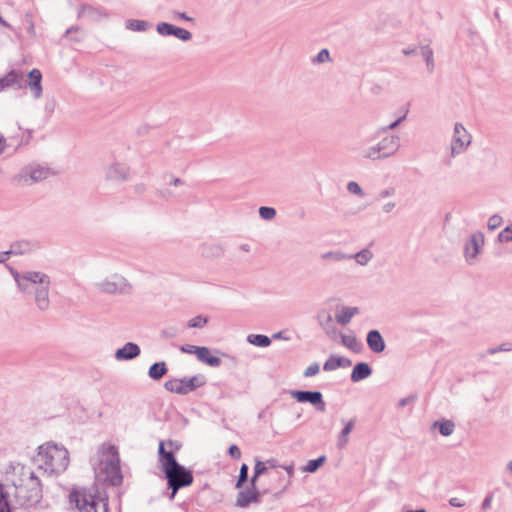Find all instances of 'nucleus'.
<instances>
[{
	"mask_svg": "<svg viewBox=\"0 0 512 512\" xmlns=\"http://www.w3.org/2000/svg\"><path fill=\"white\" fill-rule=\"evenodd\" d=\"M50 288L51 278L48 274L41 271L29 270L25 289L22 288L21 292L26 295H33L37 309L41 312H45L50 307Z\"/></svg>",
	"mask_w": 512,
	"mask_h": 512,
	"instance_id": "1",
	"label": "nucleus"
},
{
	"mask_svg": "<svg viewBox=\"0 0 512 512\" xmlns=\"http://www.w3.org/2000/svg\"><path fill=\"white\" fill-rule=\"evenodd\" d=\"M69 500L80 512H107L108 504L99 495L96 487L75 488L69 494Z\"/></svg>",
	"mask_w": 512,
	"mask_h": 512,
	"instance_id": "2",
	"label": "nucleus"
},
{
	"mask_svg": "<svg viewBox=\"0 0 512 512\" xmlns=\"http://www.w3.org/2000/svg\"><path fill=\"white\" fill-rule=\"evenodd\" d=\"M167 482V488L171 490L169 499L173 500L177 492L192 485L194 481L193 472L182 464H177L162 471Z\"/></svg>",
	"mask_w": 512,
	"mask_h": 512,
	"instance_id": "3",
	"label": "nucleus"
},
{
	"mask_svg": "<svg viewBox=\"0 0 512 512\" xmlns=\"http://www.w3.org/2000/svg\"><path fill=\"white\" fill-rule=\"evenodd\" d=\"M105 459L102 460L103 471L107 480L113 486H119L123 482V475L121 472L120 458L117 447L109 445L104 452Z\"/></svg>",
	"mask_w": 512,
	"mask_h": 512,
	"instance_id": "4",
	"label": "nucleus"
},
{
	"mask_svg": "<svg viewBox=\"0 0 512 512\" xmlns=\"http://www.w3.org/2000/svg\"><path fill=\"white\" fill-rule=\"evenodd\" d=\"M205 384L206 377L202 374H197L192 377L172 378L167 380L164 384V388L171 393L187 395Z\"/></svg>",
	"mask_w": 512,
	"mask_h": 512,
	"instance_id": "5",
	"label": "nucleus"
},
{
	"mask_svg": "<svg viewBox=\"0 0 512 512\" xmlns=\"http://www.w3.org/2000/svg\"><path fill=\"white\" fill-rule=\"evenodd\" d=\"M50 175V168L38 164L25 166L15 177V181L23 185H31L42 181Z\"/></svg>",
	"mask_w": 512,
	"mask_h": 512,
	"instance_id": "6",
	"label": "nucleus"
},
{
	"mask_svg": "<svg viewBox=\"0 0 512 512\" xmlns=\"http://www.w3.org/2000/svg\"><path fill=\"white\" fill-rule=\"evenodd\" d=\"M289 394L298 403H309L318 412L323 413L326 411V403L323 399V394L318 390L292 389L289 391Z\"/></svg>",
	"mask_w": 512,
	"mask_h": 512,
	"instance_id": "7",
	"label": "nucleus"
},
{
	"mask_svg": "<svg viewBox=\"0 0 512 512\" xmlns=\"http://www.w3.org/2000/svg\"><path fill=\"white\" fill-rule=\"evenodd\" d=\"M99 291L106 294H129L132 287L126 278L120 275H113L111 278L96 283Z\"/></svg>",
	"mask_w": 512,
	"mask_h": 512,
	"instance_id": "8",
	"label": "nucleus"
},
{
	"mask_svg": "<svg viewBox=\"0 0 512 512\" xmlns=\"http://www.w3.org/2000/svg\"><path fill=\"white\" fill-rule=\"evenodd\" d=\"M45 463L51 466L52 471H64L69 464L67 449L59 448L57 445L48 447Z\"/></svg>",
	"mask_w": 512,
	"mask_h": 512,
	"instance_id": "9",
	"label": "nucleus"
},
{
	"mask_svg": "<svg viewBox=\"0 0 512 512\" xmlns=\"http://www.w3.org/2000/svg\"><path fill=\"white\" fill-rule=\"evenodd\" d=\"M470 135L461 123H455L454 134L451 143V157L463 153L470 144Z\"/></svg>",
	"mask_w": 512,
	"mask_h": 512,
	"instance_id": "10",
	"label": "nucleus"
},
{
	"mask_svg": "<svg viewBox=\"0 0 512 512\" xmlns=\"http://www.w3.org/2000/svg\"><path fill=\"white\" fill-rule=\"evenodd\" d=\"M484 245V234L482 232L473 233L464 244V256L469 264H472Z\"/></svg>",
	"mask_w": 512,
	"mask_h": 512,
	"instance_id": "11",
	"label": "nucleus"
},
{
	"mask_svg": "<svg viewBox=\"0 0 512 512\" xmlns=\"http://www.w3.org/2000/svg\"><path fill=\"white\" fill-rule=\"evenodd\" d=\"M14 486L15 496L18 499H23L26 502L37 503L42 496L41 486H38V483L35 481L32 483V485L14 484Z\"/></svg>",
	"mask_w": 512,
	"mask_h": 512,
	"instance_id": "12",
	"label": "nucleus"
},
{
	"mask_svg": "<svg viewBox=\"0 0 512 512\" xmlns=\"http://www.w3.org/2000/svg\"><path fill=\"white\" fill-rule=\"evenodd\" d=\"M9 87L15 89L25 88V80L22 71L12 69L3 77H0V92Z\"/></svg>",
	"mask_w": 512,
	"mask_h": 512,
	"instance_id": "13",
	"label": "nucleus"
},
{
	"mask_svg": "<svg viewBox=\"0 0 512 512\" xmlns=\"http://www.w3.org/2000/svg\"><path fill=\"white\" fill-rule=\"evenodd\" d=\"M107 16L108 14L104 8L95 7L89 4L80 5L77 13L78 19H85L89 22H99L102 18Z\"/></svg>",
	"mask_w": 512,
	"mask_h": 512,
	"instance_id": "14",
	"label": "nucleus"
},
{
	"mask_svg": "<svg viewBox=\"0 0 512 512\" xmlns=\"http://www.w3.org/2000/svg\"><path fill=\"white\" fill-rule=\"evenodd\" d=\"M262 492L258 488L247 487L245 490H241L236 498V506L240 508H246L252 503H259L261 501Z\"/></svg>",
	"mask_w": 512,
	"mask_h": 512,
	"instance_id": "15",
	"label": "nucleus"
},
{
	"mask_svg": "<svg viewBox=\"0 0 512 512\" xmlns=\"http://www.w3.org/2000/svg\"><path fill=\"white\" fill-rule=\"evenodd\" d=\"M158 467L161 472L169 467L179 464L176 453L164 447L163 441H159L158 445Z\"/></svg>",
	"mask_w": 512,
	"mask_h": 512,
	"instance_id": "16",
	"label": "nucleus"
},
{
	"mask_svg": "<svg viewBox=\"0 0 512 512\" xmlns=\"http://www.w3.org/2000/svg\"><path fill=\"white\" fill-rule=\"evenodd\" d=\"M381 156L388 158L394 155L400 148V138L397 135H390L384 137L380 142L377 143Z\"/></svg>",
	"mask_w": 512,
	"mask_h": 512,
	"instance_id": "17",
	"label": "nucleus"
},
{
	"mask_svg": "<svg viewBox=\"0 0 512 512\" xmlns=\"http://www.w3.org/2000/svg\"><path fill=\"white\" fill-rule=\"evenodd\" d=\"M141 354L140 346L134 342H127L115 352V359L118 361L133 360Z\"/></svg>",
	"mask_w": 512,
	"mask_h": 512,
	"instance_id": "18",
	"label": "nucleus"
},
{
	"mask_svg": "<svg viewBox=\"0 0 512 512\" xmlns=\"http://www.w3.org/2000/svg\"><path fill=\"white\" fill-rule=\"evenodd\" d=\"M366 343L368 348L376 354L382 353L386 348L385 340L380 331L377 329L368 331L366 335Z\"/></svg>",
	"mask_w": 512,
	"mask_h": 512,
	"instance_id": "19",
	"label": "nucleus"
},
{
	"mask_svg": "<svg viewBox=\"0 0 512 512\" xmlns=\"http://www.w3.org/2000/svg\"><path fill=\"white\" fill-rule=\"evenodd\" d=\"M129 168L123 163H113L105 170L107 180L125 181L128 178Z\"/></svg>",
	"mask_w": 512,
	"mask_h": 512,
	"instance_id": "20",
	"label": "nucleus"
},
{
	"mask_svg": "<svg viewBox=\"0 0 512 512\" xmlns=\"http://www.w3.org/2000/svg\"><path fill=\"white\" fill-rule=\"evenodd\" d=\"M28 86L34 96V98L38 99L42 95V73L39 69H32L28 73Z\"/></svg>",
	"mask_w": 512,
	"mask_h": 512,
	"instance_id": "21",
	"label": "nucleus"
},
{
	"mask_svg": "<svg viewBox=\"0 0 512 512\" xmlns=\"http://www.w3.org/2000/svg\"><path fill=\"white\" fill-rule=\"evenodd\" d=\"M372 373L373 369L367 362H358L352 369L350 379L352 382L357 383L370 377Z\"/></svg>",
	"mask_w": 512,
	"mask_h": 512,
	"instance_id": "22",
	"label": "nucleus"
},
{
	"mask_svg": "<svg viewBox=\"0 0 512 512\" xmlns=\"http://www.w3.org/2000/svg\"><path fill=\"white\" fill-rule=\"evenodd\" d=\"M39 247L37 242L30 240H18L11 243L12 252L15 255H25L33 252Z\"/></svg>",
	"mask_w": 512,
	"mask_h": 512,
	"instance_id": "23",
	"label": "nucleus"
},
{
	"mask_svg": "<svg viewBox=\"0 0 512 512\" xmlns=\"http://www.w3.org/2000/svg\"><path fill=\"white\" fill-rule=\"evenodd\" d=\"M197 359L210 367H219L222 364L221 358L212 355L210 349L205 346H201Z\"/></svg>",
	"mask_w": 512,
	"mask_h": 512,
	"instance_id": "24",
	"label": "nucleus"
},
{
	"mask_svg": "<svg viewBox=\"0 0 512 512\" xmlns=\"http://www.w3.org/2000/svg\"><path fill=\"white\" fill-rule=\"evenodd\" d=\"M168 372V367L165 361H159L153 363L148 369V376L154 380L159 381Z\"/></svg>",
	"mask_w": 512,
	"mask_h": 512,
	"instance_id": "25",
	"label": "nucleus"
},
{
	"mask_svg": "<svg viewBox=\"0 0 512 512\" xmlns=\"http://www.w3.org/2000/svg\"><path fill=\"white\" fill-rule=\"evenodd\" d=\"M359 313L358 307H343L340 314L336 315V321L340 325H347L351 319Z\"/></svg>",
	"mask_w": 512,
	"mask_h": 512,
	"instance_id": "26",
	"label": "nucleus"
},
{
	"mask_svg": "<svg viewBox=\"0 0 512 512\" xmlns=\"http://www.w3.org/2000/svg\"><path fill=\"white\" fill-rule=\"evenodd\" d=\"M433 428H437L442 436H450L455 429V424L452 420L442 419L437 420L432 425Z\"/></svg>",
	"mask_w": 512,
	"mask_h": 512,
	"instance_id": "27",
	"label": "nucleus"
},
{
	"mask_svg": "<svg viewBox=\"0 0 512 512\" xmlns=\"http://www.w3.org/2000/svg\"><path fill=\"white\" fill-rule=\"evenodd\" d=\"M5 267L8 269L9 273L13 277L14 281L16 282V285L19 289V291L22 290V288L25 289L26 280L28 277V271L19 272L17 269L12 267L9 264H5Z\"/></svg>",
	"mask_w": 512,
	"mask_h": 512,
	"instance_id": "28",
	"label": "nucleus"
},
{
	"mask_svg": "<svg viewBox=\"0 0 512 512\" xmlns=\"http://www.w3.org/2000/svg\"><path fill=\"white\" fill-rule=\"evenodd\" d=\"M247 342L257 347H268L271 344V339L263 334H249Z\"/></svg>",
	"mask_w": 512,
	"mask_h": 512,
	"instance_id": "29",
	"label": "nucleus"
},
{
	"mask_svg": "<svg viewBox=\"0 0 512 512\" xmlns=\"http://www.w3.org/2000/svg\"><path fill=\"white\" fill-rule=\"evenodd\" d=\"M125 26L132 31L144 32L150 28L151 24L146 20L129 19L126 21Z\"/></svg>",
	"mask_w": 512,
	"mask_h": 512,
	"instance_id": "30",
	"label": "nucleus"
},
{
	"mask_svg": "<svg viewBox=\"0 0 512 512\" xmlns=\"http://www.w3.org/2000/svg\"><path fill=\"white\" fill-rule=\"evenodd\" d=\"M433 54V50L429 45H424L421 47V55L425 60L427 70L430 73H432L435 68Z\"/></svg>",
	"mask_w": 512,
	"mask_h": 512,
	"instance_id": "31",
	"label": "nucleus"
},
{
	"mask_svg": "<svg viewBox=\"0 0 512 512\" xmlns=\"http://www.w3.org/2000/svg\"><path fill=\"white\" fill-rule=\"evenodd\" d=\"M348 257H350V260L355 259L359 265L364 266L372 259L373 254L365 248L355 254H348Z\"/></svg>",
	"mask_w": 512,
	"mask_h": 512,
	"instance_id": "32",
	"label": "nucleus"
},
{
	"mask_svg": "<svg viewBox=\"0 0 512 512\" xmlns=\"http://www.w3.org/2000/svg\"><path fill=\"white\" fill-rule=\"evenodd\" d=\"M321 259L323 260H329L332 262H341L345 260H350V257H348V254H345L344 252L340 250L335 251H328L325 253H322L320 255Z\"/></svg>",
	"mask_w": 512,
	"mask_h": 512,
	"instance_id": "33",
	"label": "nucleus"
},
{
	"mask_svg": "<svg viewBox=\"0 0 512 512\" xmlns=\"http://www.w3.org/2000/svg\"><path fill=\"white\" fill-rule=\"evenodd\" d=\"M341 343L347 347L348 349L359 352L362 345L358 342L355 336H348L345 334H341Z\"/></svg>",
	"mask_w": 512,
	"mask_h": 512,
	"instance_id": "34",
	"label": "nucleus"
},
{
	"mask_svg": "<svg viewBox=\"0 0 512 512\" xmlns=\"http://www.w3.org/2000/svg\"><path fill=\"white\" fill-rule=\"evenodd\" d=\"M325 461H326L325 455H321L316 459H311L303 467V471L309 472V473H314L325 463Z\"/></svg>",
	"mask_w": 512,
	"mask_h": 512,
	"instance_id": "35",
	"label": "nucleus"
},
{
	"mask_svg": "<svg viewBox=\"0 0 512 512\" xmlns=\"http://www.w3.org/2000/svg\"><path fill=\"white\" fill-rule=\"evenodd\" d=\"M223 254V249L220 245H205L202 249V255L208 258H217Z\"/></svg>",
	"mask_w": 512,
	"mask_h": 512,
	"instance_id": "36",
	"label": "nucleus"
},
{
	"mask_svg": "<svg viewBox=\"0 0 512 512\" xmlns=\"http://www.w3.org/2000/svg\"><path fill=\"white\" fill-rule=\"evenodd\" d=\"M172 36L183 42H187L192 39V33L190 31L176 25L173 27Z\"/></svg>",
	"mask_w": 512,
	"mask_h": 512,
	"instance_id": "37",
	"label": "nucleus"
},
{
	"mask_svg": "<svg viewBox=\"0 0 512 512\" xmlns=\"http://www.w3.org/2000/svg\"><path fill=\"white\" fill-rule=\"evenodd\" d=\"M249 467L246 463H243L239 470L238 479L235 484L236 489H241L248 480Z\"/></svg>",
	"mask_w": 512,
	"mask_h": 512,
	"instance_id": "38",
	"label": "nucleus"
},
{
	"mask_svg": "<svg viewBox=\"0 0 512 512\" xmlns=\"http://www.w3.org/2000/svg\"><path fill=\"white\" fill-rule=\"evenodd\" d=\"M174 24L168 23V22H159L156 25V31L159 35L163 37H169L172 36Z\"/></svg>",
	"mask_w": 512,
	"mask_h": 512,
	"instance_id": "39",
	"label": "nucleus"
},
{
	"mask_svg": "<svg viewBox=\"0 0 512 512\" xmlns=\"http://www.w3.org/2000/svg\"><path fill=\"white\" fill-rule=\"evenodd\" d=\"M340 368L339 356L330 355L323 364L324 371H333Z\"/></svg>",
	"mask_w": 512,
	"mask_h": 512,
	"instance_id": "40",
	"label": "nucleus"
},
{
	"mask_svg": "<svg viewBox=\"0 0 512 512\" xmlns=\"http://www.w3.org/2000/svg\"><path fill=\"white\" fill-rule=\"evenodd\" d=\"M363 157L366 158V159H370V160L384 159L381 156V152H380L379 147H378L377 144L367 148L363 152Z\"/></svg>",
	"mask_w": 512,
	"mask_h": 512,
	"instance_id": "41",
	"label": "nucleus"
},
{
	"mask_svg": "<svg viewBox=\"0 0 512 512\" xmlns=\"http://www.w3.org/2000/svg\"><path fill=\"white\" fill-rule=\"evenodd\" d=\"M0 512H12L9 502H8V494L4 491V487L1 483H0Z\"/></svg>",
	"mask_w": 512,
	"mask_h": 512,
	"instance_id": "42",
	"label": "nucleus"
},
{
	"mask_svg": "<svg viewBox=\"0 0 512 512\" xmlns=\"http://www.w3.org/2000/svg\"><path fill=\"white\" fill-rule=\"evenodd\" d=\"M259 212V216L263 219V220H272L275 218L276 216V210L275 208L273 207H269V206H261L258 210Z\"/></svg>",
	"mask_w": 512,
	"mask_h": 512,
	"instance_id": "43",
	"label": "nucleus"
},
{
	"mask_svg": "<svg viewBox=\"0 0 512 512\" xmlns=\"http://www.w3.org/2000/svg\"><path fill=\"white\" fill-rule=\"evenodd\" d=\"M208 323L206 316L198 315L188 321L189 328H203Z\"/></svg>",
	"mask_w": 512,
	"mask_h": 512,
	"instance_id": "44",
	"label": "nucleus"
},
{
	"mask_svg": "<svg viewBox=\"0 0 512 512\" xmlns=\"http://www.w3.org/2000/svg\"><path fill=\"white\" fill-rule=\"evenodd\" d=\"M500 243L512 241V224L507 225L497 236Z\"/></svg>",
	"mask_w": 512,
	"mask_h": 512,
	"instance_id": "45",
	"label": "nucleus"
},
{
	"mask_svg": "<svg viewBox=\"0 0 512 512\" xmlns=\"http://www.w3.org/2000/svg\"><path fill=\"white\" fill-rule=\"evenodd\" d=\"M502 222H503V218L498 214H494L488 219L487 227L489 230L492 231V230L499 228L501 226Z\"/></svg>",
	"mask_w": 512,
	"mask_h": 512,
	"instance_id": "46",
	"label": "nucleus"
},
{
	"mask_svg": "<svg viewBox=\"0 0 512 512\" xmlns=\"http://www.w3.org/2000/svg\"><path fill=\"white\" fill-rule=\"evenodd\" d=\"M405 118H406V115L404 114L403 116L398 117L395 121L390 123L388 126H384V127L379 128L378 134L385 133L388 130L396 129L405 120Z\"/></svg>",
	"mask_w": 512,
	"mask_h": 512,
	"instance_id": "47",
	"label": "nucleus"
},
{
	"mask_svg": "<svg viewBox=\"0 0 512 512\" xmlns=\"http://www.w3.org/2000/svg\"><path fill=\"white\" fill-rule=\"evenodd\" d=\"M347 190L349 193L357 195V196H364V191L360 187V185L355 181H350L347 184Z\"/></svg>",
	"mask_w": 512,
	"mask_h": 512,
	"instance_id": "48",
	"label": "nucleus"
},
{
	"mask_svg": "<svg viewBox=\"0 0 512 512\" xmlns=\"http://www.w3.org/2000/svg\"><path fill=\"white\" fill-rule=\"evenodd\" d=\"M326 61H330V53L328 49H321L318 54L313 58V62L315 63H323Z\"/></svg>",
	"mask_w": 512,
	"mask_h": 512,
	"instance_id": "49",
	"label": "nucleus"
},
{
	"mask_svg": "<svg viewBox=\"0 0 512 512\" xmlns=\"http://www.w3.org/2000/svg\"><path fill=\"white\" fill-rule=\"evenodd\" d=\"M162 441L164 443V447L171 451H174L175 453H177L182 448V443L180 441L171 439Z\"/></svg>",
	"mask_w": 512,
	"mask_h": 512,
	"instance_id": "50",
	"label": "nucleus"
},
{
	"mask_svg": "<svg viewBox=\"0 0 512 512\" xmlns=\"http://www.w3.org/2000/svg\"><path fill=\"white\" fill-rule=\"evenodd\" d=\"M268 467L265 462L259 460L258 458L255 459V465H254V474L256 475H263L266 473Z\"/></svg>",
	"mask_w": 512,
	"mask_h": 512,
	"instance_id": "51",
	"label": "nucleus"
},
{
	"mask_svg": "<svg viewBox=\"0 0 512 512\" xmlns=\"http://www.w3.org/2000/svg\"><path fill=\"white\" fill-rule=\"evenodd\" d=\"M320 366L317 362L310 364L304 371V377H312L319 373Z\"/></svg>",
	"mask_w": 512,
	"mask_h": 512,
	"instance_id": "52",
	"label": "nucleus"
},
{
	"mask_svg": "<svg viewBox=\"0 0 512 512\" xmlns=\"http://www.w3.org/2000/svg\"><path fill=\"white\" fill-rule=\"evenodd\" d=\"M355 423H356L355 419H351L348 422H346L344 427L342 428L341 432L339 433V435H341L343 437H348L349 434L352 432V430L355 426Z\"/></svg>",
	"mask_w": 512,
	"mask_h": 512,
	"instance_id": "53",
	"label": "nucleus"
},
{
	"mask_svg": "<svg viewBox=\"0 0 512 512\" xmlns=\"http://www.w3.org/2000/svg\"><path fill=\"white\" fill-rule=\"evenodd\" d=\"M200 349H201V346H196V345H182V346H180L181 352L187 353V354H195L196 357H198Z\"/></svg>",
	"mask_w": 512,
	"mask_h": 512,
	"instance_id": "54",
	"label": "nucleus"
},
{
	"mask_svg": "<svg viewBox=\"0 0 512 512\" xmlns=\"http://www.w3.org/2000/svg\"><path fill=\"white\" fill-rule=\"evenodd\" d=\"M171 17L173 19H180V20H184V21H188V22L195 21V19L193 17L188 16L185 12H180V11H176V10H173L171 12Z\"/></svg>",
	"mask_w": 512,
	"mask_h": 512,
	"instance_id": "55",
	"label": "nucleus"
},
{
	"mask_svg": "<svg viewBox=\"0 0 512 512\" xmlns=\"http://www.w3.org/2000/svg\"><path fill=\"white\" fill-rule=\"evenodd\" d=\"M512 348L510 346L509 343H503L497 347H494V348H489L487 351H486V354H489V355H492V354H495L497 352H500V351H510Z\"/></svg>",
	"mask_w": 512,
	"mask_h": 512,
	"instance_id": "56",
	"label": "nucleus"
},
{
	"mask_svg": "<svg viewBox=\"0 0 512 512\" xmlns=\"http://www.w3.org/2000/svg\"><path fill=\"white\" fill-rule=\"evenodd\" d=\"M416 400H417V395H416V394L409 395V396H407V397L401 398V399L398 401L397 406H398L399 408H403V407H405V406H406V405H408V404L414 403Z\"/></svg>",
	"mask_w": 512,
	"mask_h": 512,
	"instance_id": "57",
	"label": "nucleus"
},
{
	"mask_svg": "<svg viewBox=\"0 0 512 512\" xmlns=\"http://www.w3.org/2000/svg\"><path fill=\"white\" fill-rule=\"evenodd\" d=\"M228 454L232 459L238 460L241 458V451L239 447L235 444H232L228 448Z\"/></svg>",
	"mask_w": 512,
	"mask_h": 512,
	"instance_id": "58",
	"label": "nucleus"
},
{
	"mask_svg": "<svg viewBox=\"0 0 512 512\" xmlns=\"http://www.w3.org/2000/svg\"><path fill=\"white\" fill-rule=\"evenodd\" d=\"M395 193H396L395 188L394 187H389V188H386L384 190H381L379 192L378 196H377V199L378 200L385 199V198L393 196Z\"/></svg>",
	"mask_w": 512,
	"mask_h": 512,
	"instance_id": "59",
	"label": "nucleus"
},
{
	"mask_svg": "<svg viewBox=\"0 0 512 512\" xmlns=\"http://www.w3.org/2000/svg\"><path fill=\"white\" fill-rule=\"evenodd\" d=\"M348 441H349L348 437H343L341 435H338L337 447L339 449H343L347 445Z\"/></svg>",
	"mask_w": 512,
	"mask_h": 512,
	"instance_id": "60",
	"label": "nucleus"
},
{
	"mask_svg": "<svg viewBox=\"0 0 512 512\" xmlns=\"http://www.w3.org/2000/svg\"><path fill=\"white\" fill-rule=\"evenodd\" d=\"M449 504L451 506L457 507V508L463 507L465 505V503L463 501H461L459 498H456V497L450 498Z\"/></svg>",
	"mask_w": 512,
	"mask_h": 512,
	"instance_id": "61",
	"label": "nucleus"
},
{
	"mask_svg": "<svg viewBox=\"0 0 512 512\" xmlns=\"http://www.w3.org/2000/svg\"><path fill=\"white\" fill-rule=\"evenodd\" d=\"M340 368L350 367L352 365V361L349 358L339 356Z\"/></svg>",
	"mask_w": 512,
	"mask_h": 512,
	"instance_id": "62",
	"label": "nucleus"
},
{
	"mask_svg": "<svg viewBox=\"0 0 512 512\" xmlns=\"http://www.w3.org/2000/svg\"><path fill=\"white\" fill-rule=\"evenodd\" d=\"M492 497H493L492 494H489V495H487L484 498V500L482 502V509L483 510H487L490 507L491 501H492Z\"/></svg>",
	"mask_w": 512,
	"mask_h": 512,
	"instance_id": "63",
	"label": "nucleus"
},
{
	"mask_svg": "<svg viewBox=\"0 0 512 512\" xmlns=\"http://www.w3.org/2000/svg\"><path fill=\"white\" fill-rule=\"evenodd\" d=\"M265 463H266V465H268L267 467H269V468L282 467V466L278 463L277 459H275V458H270V459H268Z\"/></svg>",
	"mask_w": 512,
	"mask_h": 512,
	"instance_id": "64",
	"label": "nucleus"
}]
</instances>
